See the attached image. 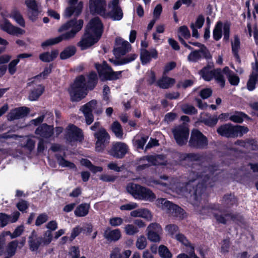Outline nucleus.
<instances>
[{
  "mask_svg": "<svg viewBox=\"0 0 258 258\" xmlns=\"http://www.w3.org/2000/svg\"><path fill=\"white\" fill-rule=\"evenodd\" d=\"M215 166H210L208 167L209 174L204 175L202 172L191 171L189 174V181L185 185V189L190 197L195 201L201 199L202 195L204 193L207 187H212L217 177L214 176L216 170Z\"/></svg>",
  "mask_w": 258,
  "mask_h": 258,
  "instance_id": "obj_1",
  "label": "nucleus"
},
{
  "mask_svg": "<svg viewBox=\"0 0 258 258\" xmlns=\"http://www.w3.org/2000/svg\"><path fill=\"white\" fill-rule=\"evenodd\" d=\"M83 25L82 20H72L63 25L58 29V32L63 33L58 37L49 39L43 42L41 46L46 47L58 43L62 40H69L74 38L76 34L81 30Z\"/></svg>",
  "mask_w": 258,
  "mask_h": 258,
  "instance_id": "obj_2",
  "label": "nucleus"
},
{
  "mask_svg": "<svg viewBox=\"0 0 258 258\" xmlns=\"http://www.w3.org/2000/svg\"><path fill=\"white\" fill-rule=\"evenodd\" d=\"M97 82V76L95 73H91L85 79L83 76L77 77L74 83L69 89L70 95L74 97H85L92 90Z\"/></svg>",
  "mask_w": 258,
  "mask_h": 258,
  "instance_id": "obj_3",
  "label": "nucleus"
},
{
  "mask_svg": "<svg viewBox=\"0 0 258 258\" xmlns=\"http://www.w3.org/2000/svg\"><path fill=\"white\" fill-rule=\"evenodd\" d=\"M126 190L135 199L153 202L156 198L155 194L150 189L139 184L129 183Z\"/></svg>",
  "mask_w": 258,
  "mask_h": 258,
  "instance_id": "obj_4",
  "label": "nucleus"
},
{
  "mask_svg": "<svg viewBox=\"0 0 258 258\" xmlns=\"http://www.w3.org/2000/svg\"><path fill=\"white\" fill-rule=\"evenodd\" d=\"M248 131L249 129L247 126L233 125L230 123L221 125L217 128V133L219 135L227 138L241 137Z\"/></svg>",
  "mask_w": 258,
  "mask_h": 258,
  "instance_id": "obj_5",
  "label": "nucleus"
},
{
  "mask_svg": "<svg viewBox=\"0 0 258 258\" xmlns=\"http://www.w3.org/2000/svg\"><path fill=\"white\" fill-rule=\"evenodd\" d=\"M203 158V155L199 153H178V160L177 164L181 165L186 168H190L191 169L195 168L197 167V169L200 170L201 168L200 164H195L193 162L195 161H200Z\"/></svg>",
  "mask_w": 258,
  "mask_h": 258,
  "instance_id": "obj_6",
  "label": "nucleus"
},
{
  "mask_svg": "<svg viewBox=\"0 0 258 258\" xmlns=\"http://www.w3.org/2000/svg\"><path fill=\"white\" fill-rule=\"evenodd\" d=\"M208 145V139L201 132L197 129L192 131L188 142L190 147L197 149H203Z\"/></svg>",
  "mask_w": 258,
  "mask_h": 258,
  "instance_id": "obj_7",
  "label": "nucleus"
},
{
  "mask_svg": "<svg viewBox=\"0 0 258 258\" xmlns=\"http://www.w3.org/2000/svg\"><path fill=\"white\" fill-rule=\"evenodd\" d=\"M95 68L97 70L99 76L102 79L113 80L120 78L122 71L114 72L112 69L108 67L107 64L104 61L101 64H95Z\"/></svg>",
  "mask_w": 258,
  "mask_h": 258,
  "instance_id": "obj_8",
  "label": "nucleus"
},
{
  "mask_svg": "<svg viewBox=\"0 0 258 258\" xmlns=\"http://www.w3.org/2000/svg\"><path fill=\"white\" fill-rule=\"evenodd\" d=\"M95 143V150L98 152H102L110 142V136L106 130L103 127L94 133Z\"/></svg>",
  "mask_w": 258,
  "mask_h": 258,
  "instance_id": "obj_9",
  "label": "nucleus"
},
{
  "mask_svg": "<svg viewBox=\"0 0 258 258\" xmlns=\"http://www.w3.org/2000/svg\"><path fill=\"white\" fill-rule=\"evenodd\" d=\"M200 74L205 80L210 81L214 77L220 87H223L225 85V80L221 74V69L211 70L209 67H206L200 71Z\"/></svg>",
  "mask_w": 258,
  "mask_h": 258,
  "instance_id": "obj_10",
  "label": "nucleus"
},
{
  "mask_svg": "<svg viewBox=\"0 0 258 258\" xmlns=\"http://www.w3.org/2000/svg\"><path fill=\"white\" fill-rule=\"evenodd\" d=\"M158 203L162 205V208L166 210L167 213L171 215V216L175 217L183 218L184 211L179 206L163 198L159 199Z\"/></svg>",
  "mask_w": 258,
  "mask_h": 258,
  "instance_id": "obj_11",
  "label": "nucleus"
},
{
  "mask_svg": "<svg viewBox=\"0 0 258 258\" xmlns=\"http://www.w3.org/2000/svg\"><path fill=\"white\" fill-rule=\"evenodd\" d=\"M174 139L179 146H183L187 142L189 131L185 125H179L172 130Z\"/></svg>",
  "mask_w": 258,
  "mask_h": 258,
  "instance_id": "obj_12",
  "label": "nucleus"
},
{
  "mask_svg": "<svg viewBox=\"0 0 258 258\" xmlns=\"http://www.w3.org/2000/svg\"><path fill=\"white\" fill-rule=\"evenodd\" d=\"M128 150V146L124 143L120 142H113L108 154L116 159H122Z\"/></svg>",
  "mask_w": 258,
  "mask_h": 258,
  "instance_id": "obj_13",
  "label": "nucleus"
},
{
  "mask_svg": "<svg viewBox=\"0 0 258 258\" xmlns=\"http://www.w3.org/2000/svg\"><path fill=\"white\" fill-rule=\"evenodd\" d=\"M110 9L109 13H105L104 17L110 18L113 21H119L123 17V12L119 6V0H112L109 4Z\"/></svg>",
  "mask_w": 258,
  "mask_h": 258,
  "instance_id": "obj_14",
  "label": "nucleus"
},
{
  "mask_svg": "<svg viewBox=\"0 0 258 258\" xmlns=\"http://www.w3.org/2000/svg\"><path fill=\"white\" fill-rule=\"evenodd\" d=\"M67 140L70 142H81L84 139L82 130L73 124H70L68 126V132L66 134Z\"/></svg>",
  "mask_w": 258,
  "mask_h": 258,
  "instance_id": "obj_15",
  "label": "nucleus"
},
{
  "mask_svg": "<svg viewBox=\"0 0 258 258\" xmlns=\"http://www.w3.org/2000/svg\"><path fill=\"white\" fill-rule=\"evenodd\" d=\"M0 29L10 35L19 36L25 33V31L12 25L8 20L0 21Z\"/></svg>",
  "mask_w": 258,
  "mask_h": 258,
  "instance_id": "obj_16",
  "label": "nucleus"
},
{
  "mask_svg": "<svg viewBox=\"0 0 258 258\" xmlns=\"http://www.w3.org/2000/svg\"><path fill=\"white\" fill-rule=\"evenodd\" d=\"M99 38L89 33L88 31H85L81 40L78 42V46L81 48V50L86 49L96 43Z\"/></svg>",
  "mask_w": 258,
  "mask_h": 258,
  "instance_id": "obj_17",
  "label": "nucleus"
},
{
  "mask_svg": "<svg viewBox=\"0 0 258 258\" xmlns=\"http://www.w3.org/2000/svg\"><path fill=\"white\" fill-rule=\"evenodd\" d=\"M162 230L161 225L157 223H152L147 227V237L148 239L153 242H159L161 237L159 233Z\"/></svg>",
  "mask_w": 258,
  "mask_h": 258,
  "instance_id": "obj_18",
  "label": "nucleus"
},
{
  "mask_svg": "<svg viewBox=\"0 0 258 258\" xmlns=\"http://www.w3.org/2000/svg\"><path fill=\"white\" fill-rule=\"evenodd\" d=\"M132 46L130 43L120 37L115 39L114 51L115 54L120 56L125 55L131 51Z\"/></svg>",
  "mask_w": 258,
  "mask_h": 258,
  "instance_id": "obj_19",
  "label": "nucleus"
},
{
  "mask_svg": "<svg viewBox=\"0 0 258 258\" xmlns=\"http://www.w3.org/2000/svg\"><path fill=\"white\" fill-rule=\"evenodd\" d=\"M224 31V39L228 40L229 37L230 25L225 23L224 25L221 22H218L213 30V38L216 40H219L222 37V30Z\"/></svg>",
  "mask_w": 258,
  "mask_h": 258,
  "instance_id": "obj_20",
  "label": "nucleus"
},
{
  "mask_svg": "<svg viewBox=\"0 0 258 258\" xmlns=\"http://www.w3.org/2000/svg\"><path fill=\"white\" fill-rule=\"evenodd\" d=\"M103 30V25L98 17L92 19L86 27L85 31L94 36L100 37Z\"/></svg>",
  "mask_w": 258,
  "mask_h": 258,
  "instance_id": "obj_21",
  "label": "nucleus"
},
{
  "mask_svg": "<svg viewBox=\"0 0 258 258\" xmlns=\"http://www.w3.org/2000/svg\"><path fill=\"white\" fill-rule=\"evenodd\" d=\"M106 3L104 0H90V9L93 14L104 17L105 14Z\"/></svg>",
  "mask_w": 258,
  "mask_h": 258,
  "instance_id": "obj_22",
  "label": "nucleus"
},
{
  "mask_svg": "<svg viewBox=\"0 0 258 258\" xmlns=\"http://www.w3.org/2000/svg\"><path fill=\"white\" fill-rule=\"evenodd\" d=\"M35 133L42 138L48 139L53 134V126L46 123H42L36 129Z\"/></svg>",
  "mask_w": 258,
  "mask_h": 258,
  "instance_id": "obj_23",
  "label": "nucleus"
},
{
  "mask_svg": "<svg viewBox=\"0 0 258 258\" xmlns=\"http://www.w3.org/2000/svg\"><path fill=\"white\" fill-rule=\"evenodd\" d=\"M78 0H70V6L67 8L64 13V17L66 18H69L72 15L74 14L75 16H78L81 13L83 4L80 3L77 5L76 7H74L75 4L77 2Z\"/></svg>",
  "mask_w": 258,
  "mask_h": 258,
  "instance_id": "obj_24",
  "label": "nucleus"
},
{
  "mask_svg": "<svg viewBox=\"0 0 258 258\" xmlns=\"http://www.w3.org/2000/svg\"><path fill=\"white\" fill-rule=\"evenodd\" d=\"M30 112V109L27 107H21L10 112L8 119L10 121L19 119L26 116Z\"/></svg>",
  "mask_w": 258,
  "mask_h": 258,
  "instance_id": "obj_25",
  "label": "nucleus"
},
{
  "mask_svg": "<svg viewBox=\"0 0 258 258\" xmlns=\"http://www.w3.org/2000/svg\"><path fill=\"white\" fill-rule=\"evenodd\" d=\"M257 82H258V60L255 58V62L252 64V73L247 84V89L249 91L253 90Z\"/></svg>",
  "mask_w": 258,
  "mask_h": 258,
  "instance_id": "obj_26",
  "label": "nucleus"
},
{
  "mask_svg": "<svg viewBox=\"0 0 258 258\" xmlns=\"http://www.w3.org/2000/svg\"><path fill=\"white\" fill-rule=\"evenodd\" d=\"M25 3L28 9V17L34 20L38 13V4L35 0H26Z\"/></svg>",
  "mask_w": 258,
  "mask_h": 258,
  "instance_id": "obj_27",
  "label": "nucleus"
},
{
  "mask_svg": "<svg viewBox=\"0 0 258 258\" xmlns=\"http://www.w3.org/2000/svg\"><path fill=\"white\" fill-rule=\"evenodd\" d=\"M33 231L29 237V246L30 249L32 251H35L38 249L40 245L43 243L42 237H38L36 234H34Z\"/></svg>",
  "mask_w": 258,
  "mask_h": 258,
  "instance_id": "obj_28",
  "label": "nucleus"
},
{
  "mask_svg": "<svg viewBox=\"0 0 258 258\" xmlns=\"http://www.w3.org/2000/svg\"><path fill=\"white\" fill-rule=\"evenodd\" d=\"M222 203L225 208H230L238 205V200L234 194H226L223 197Z\"/></svg>",
  "mask_w": 258,
  "mask_h": 258,
  "instance_id": "obj_29",
  "label": "nucleus"
},
{
  "mask_svg": "<svg viewBox=\"0 0 258 258\" xmlns=\"http://www.w3.org/2000/svg\"><path fill=\"white\" fill-rule=\"evenodd\" d=\"M104 231V237L108 241H116L118 240L121 236V232L119 229L110 230L108 228Z\"/></svg>",
  "mask_w": 258,
  "mask_h": 258,
  "instance_id": "obj_30",
  "label": "nucleus"
},
{
  "mask_svg": "<svg viewBox=\"0 0 258 258\" xmlns=\"http://www.w3.org/2000/svg\"><path fill=\"white\" fill-rule=\"evenodd\" d=\"M175 83L174 79L167 76H163L156 82V85L160 88L168 89L171 87Z\"/></svg>",
  "mask_w": 258,
  "mask_h": 258,
  "instance_id": "obj_31",
  "label": "nucleus"
},
{
  "mask_svg": "<svg viewBox=\"0 0 258 258\" xmlns=\"http://www.w3.org/2000/svg\"><path fill=\"white\" fill-rule=\"evenodd\" d=\"M234 145L244 148H247V145L252 147L253 150L258 149L257 142L254 139H246L245 140H237L234 142Z\"/></svg>",
  "mask_w": 258,
  "mask_h": 258,
  "instance_id": "obj_32",
  "label": "nucleus"
},
{
  "mask_svg": "<svg viewBox=\"0 0 258 258\" xmlns=\"http://www.w3.org/2000/svg\"><path fill=\"white\" fill-rule=\"evenodd\" d=\"M157 52L155 50H152L148 51L147 50L143 49L141 52V59L142 63L146 64L148 63L152 58L157 57Z\"/></svg>",
  "mask_w": 258,
  "mask_h": 258,
  "instance_id": "obj_33",
  "label": "nucleus"
},
{
  "mask_svg": "<svg viewBox=\"0 0 258 258\" xmlns=\"http://www.w3.org/2000/svg\"><path fill=\"white\" fill-rule=\"evenodd\" d=\"M89 208V204L86 203L81 204L75 209L74 212L75 215L77 217H84L88 214Z\"/></svg>",
  "mask_w": 258,
  "mask_h": 258,
  "instance_id": "obj_34",
  "label": "nucleus"
},
{
  "mask_svg": "<svg viewBox=\"0 0 258 258\" xmlns=\"http://www.w3.org/2000/svg\"><path fill=\"white\" fill-rule=\"evenodd\" d=\"M58 51L57 50H53L51 52H46L41 54L39 58L44 62H50L57 57Z\"/></svg>",
  "mask_w": 258,
  "mask_h": 258,
  "instance_id": "obj_35",
  "label": "nucleus"
},
{
  "mask_svg": "<svg viewBox=\"0 0 258 258\" xmlns=\"http://www.w3.org/2000/svg\"><path fill=\"white\" fill-rule=\"evenodd\" d=\"M218 118L217 115H210L207 117H203L202 118L201 122L205 124L206 125L213 127L215 126L217 123Z\"/></svg>",
  "mask_w": 258,
  "mask_h": 258,
  "instance_id": "obj_36",
  "label": "nucleus"
},
{
  "mask_svg": "<svg viewBox=\"0 0 258 258\" xmlns=\"http://www.w3.org/2000/svg\"><path fill=\"white\" fill-rule=\"evenodd\" d=\"M111 128L112 132L117 138L119 139L122 138L123 135V130L118 121H115L113 122Z\"/></svg>",
  "mask_w": 258,
  "mask_h": 258,
  "instance_id": "obj_37",
  "label": "nucleus"
},
{
  "mask_svg": "<svg viewBox=\"0 0 258 258\" xmlns=\"http://www.w3.org/2000/svg\"><path fill=\"white\" fill-rule=\"evenodd\" d=\"M76 51V49L75 46H69L60 53V57L61 59H67L74 55Z\"/></svg>",
  "mask_w": 258,
  "mask_h": 258,
  "instance_id": "obj_38",
  "label": "nucleus"
},
{
  "mask_svg": "<svg viewBox=\"0 0 258 258\" xmlns=\"http://www.w3.org/2000/svg\"><path fill=\"white\" fill-rule=\"evenodd\" d=\"M97 105V101L92 100L84 105L82 107V112L84 114L92 113L93 110Z\"/></svg>",
  "mask_w": 258,
  "mask_h": 258,
  "instance_id": "obj_39",
  "label": "nucleus"
},
{
  "mask_svg": "<svg viewBox=\"0 0 258 258\" xmlns=\"http://www.w3.org/2000/svg\"><path fill=\"white\" fill-rule=\"evenodd\" d=\"M203 55L200 50H194L191 51L187 56V60L189 62H196L200 60Z\"/></svg>",
  "mask_w": 258,
  "mask_h": 258,
  "instance_id": "obj_40",
  "label": "nucleus"
},
{
  "mask_svg": "<svg viewBox=\"0 0 258 258\" xmlns=\"http://www.w3.org/2000/svg\"><path fill=\"white\" fill-rule=\"evenodd\" d=\"M56 158L58 161L59 164L62 167H69L70 169H76V166L74 163L66 160L61 155H57Z\"/></svg>",
  "mask_w": 258,
  "mask_h": 258,
  "instance_id": "obj_41",
  "label": "nucleus"
},
{
  "mask_svg": "<svg viewBox=\"0 0 258 258\" xmlns=\"http://www.w3.org/2000/svg\"><path fill=\"white\" fill-rule=\"evenodd\" d=\"M137 54L135 53H131L126 57L120 59L119 60H114V63L115 65H121L127 63L134 60L137 58Z\"/></svg>",
  "mask_w": 258,
  "mask_h": 258,
  "instance_id": "obj_42",
  "label": "nucleus"
},
{
  "mask_svg": "<svg viewBox=\"0 0 258 258\" xmlns=\"http://www.w3.org/2000/svg\"><path fill=\"white\" fill-rule=\"evenodd\" d=\"M11 18L21 27H25V22L20 13L17 11H14L11 14Z\"/></svg>",
  "mask_w": 258,
  "mask_h": 258,
  "instance_id": "obj_43",
  "label": "nucleus"
},
{
  "mask_svg": "<svg viewBox=\"0 0 258 258\" xmlns=\"http://www.w3.org/2000/svg\"><path fill=\"white\" fill-rule=\"evenodd\" d=\"M190 43L200 48V49L198 50H200V51L202 53V54L203 55V57L207 59H210L211 58L212 56L210 52L204 45L199 42Z\"/></svg>",
  "mask_w": 258,
  "mask_h": 258,
  "instance_id": "obj_44",
  "label": "nucleus"
},
{
  "mask_svg": "<svg viewBox=\"0 0 258 258\" xmlns=\"http://www.w3.org/2000/svg\"><path fill=\"white\" fill-rule=\"evenodd\" d=\"M158 253L161 258H172V254L168 248L164 245H161L158 248Z\"/></svg>",
  "mask_w": 258,
  "mask_h": 258,
  "instance_id": "obj_45",
  "label": "nucleus"
},
{
  "mask_svg": "<svg viewBox=\"0 0 258 258\" xmlns=\"http://www.w3.org/2000/svg\"><path fill=\"white\" fill-rule=\"evenodd\" d=\"M232 45V50L234 55L238 59V50L240 48V40L237 36H234V39L233 41L231 42Z\"/></svg>",
  "mask_w": 258,
  "mask_h": 258,
  "instance_id": "obj_46",
  "label": "nucleus"
},
{
  "mask_svg": "<svg viewBox=\"0 0 258 258\" xmlns=\"http://www.w3.org/2000/svg\"><path fill=\"white\" fill-rule=\"evenodd\" d=\"M18 244V242L17 240H14L9 243L7 247V252L9 256H12L15 254Z\"/></svg>",
  "mask_w": 258,
  "mask_h": 258,
  "instance_id": "obj_47",
  "label": "nucleus"
},
{
  "mask_svg": "<svg viewBox=\"0 0 258 258\" xmlns=\"http://www.w3.org/2000/svg\"><path fill=\"white\" fill-rule=\"evenodd\" d=\"M165 229L168 234L172 237L175 236V235L177 234V232L179 231L178 226L174 224L166 225Z\"/></svg>",
  "mask_w": 258,
  "mask_h": 258,
  "instance_id": "obj_48",
  "label": "nucleus"
},
{
  "mask_svg": "<svg viewBox=\"0 0 258 258\" xmlns=\"http://www.w3.org/2000/svg\"><path fill=\"white\" fill-rule=\"evenodd\" d=\"M24 230L23 225H20L17 227L14 231L12 233L10 231L6 232V235H10L12 239H14L20 236Z\"/></svg>",
  "mask_w": 258,
  "mask_h": 258,
  "instance_id": "obj_49",
  "label": "nucleus"
},
{
  "mask_svg": "<svg viewBox=\"0 0 258 258\" xmlns=\"http://www.w3.org/2000/svg\"><path fill=\"white\" fill-rule=\"evenodd\" d=\"M183 112L186 114L192 115L197 113V110L195 107L189 104L183 105L182 107Z\"/></svg>",
  "mask_w": 258,
  "mask_h": 258,
  "instance_id": "obj_50",
  "label": "nucleus"
},
{
  "mask_svg": "<svg viewBox=\"0 0 258 258\" xmlns=\"http://www.w3.org/2000/svg\"><path fill=\"white\" fill-rule=\"evenodd\" d=\"M248 116L244 113H240L238 114H234L229 117V119L236 123H241L243 121V117H247Z\"/></svg>",
  "mask_w": 258,
  "mask_h": 258,
  "instance_id": "obj_51",
  "label": "nucleus"
},
{
  "mask_svg": "<svg viewBox=\"0 0 258 258\" xmlns=\"http://www.w3.org/2000/svg\"><path fill=\"white\" fill-rule=\"evenodd\" d=\"M124 230L126 234L128 235H133L139 232L138 228L133 224L126 225Z\"/></svg>",
  "mask_w": 258,
  "mask_h": 258,
  "instance_id": "obj_52",
  "label": "nucleus"
},
{
  "mask_svg": "<svg viewBox=\"0 0 258 258\" xmlns=\"http://www.w3.org/2000/svg\"><path fill=\"white\" fill-rule=\"evenodd\" d=\"M48 219V216L47 214L44 213L39 215L36 218L35 221V225L37 226H39L43 223H45Z\"/></svg>",
  "mask_w": 258,
  "mask_h": 258,
  "instance_id": "obj_53",
  "label": "nucleus"
},
{
  "mask_svg": "<svg viewBox=\"0 0 258 258\" xmlns=\"http://www.w3.org/2000/svg\"><path fill=\"white\" fill-rule=\"evenodd\" d=\"M147 245V240L144 235L140 236L137 240L136 246L139 249H144Z\"/></svg>",
  "mask_w": 258,
  "mask_h": 258,
  "instance_id": "obj_54",
  "label": "nucleus"
},
{
  "mask_svg": "<svg viewBox=\"0 0 258 258\" xmlns=\"http://www.w3.org/2000/svg\"><path fill=\"white\" fill-rule=\"evenodd\" d=\"M11 217L10 215H8L7 214L0 213V222L1 226L2 227L6 226L9 222H10V219Z\"/></svg>",
  "mask_w": 258,
  "mask_h": 258,
  "instance_id": "obj_55",
  "label": "nucleus"
},
{
  "mask_svg": "<svg viewBox=\"0 0 258 258\" xmlns=\"http://www.w3.org/2000/svg\"><path fill=\"white\" fill-rule=\"evenodd\" d=\"M69 255H71V258H80V251L78 246H72L70 248Z\"/></svg>",
  "mask_w": 258,
  "mask_h": 258,
  "instance_id": "obj_56",
  "label": "nucleus"
},
{
  "mask_svg": "<svg viewBox=\"0 0 258 258\" xmlns=\"http://www.w3.org/2000/svg\"><path fill=\"white\" fill-rule=\"evenodd\" d=\"M180 36L185 39H188L190 36V33L187 27L182 26L179 28V34Z\"/></svg>",
  "mask_w": 258,
  "mask_h": 258,
  "instance_id": "obj_57",
  "label": "nucleus"
},
{
  "mask_svg": "<svg viewBox=\"0 0 258 258\" xmlns=\"http://www.w3.org/2000/svg\"><path fill=\"white\" fill-rule=\"evenodd\" d=\"M19 63V59H14L10 62L8 66V71L10 74L13 75L17 71V65Z\"/></svg>",
  "mask_w": 258,
  "mask_h": 258,
  "instance_id": "obj_58",
  "label": "nucleus"
},
{
  "mask_svg": "<svg viewBox=\"0 0 258 258\" xmlns=\"http://www.w3.org/2000/svg\"><path fill=\"white\" fill-rule=\"evenodd\" d=\"M44 236L45 237H42V240L43 241V244L45 245H48L52 240V234L51 233V231L47 230L46 231Z\"/></svg>",
  "mask_w": 258,
  "mask_h": 258,
  "instance_id": "obj_59",
  "label": "nucleus"
},
{
  "mask_svg": "<svg viewBox=\"0 0 258 258\" xmlns=\"http://www.w3.org/2000/svg\"><path fill=\"white\" fill-rule=\"evenodd\" d=\"M220 205L218 204H211L209 205L205 206L203 207L202 210L203 211H207L208 212H210V211L214 210V211H220Z\"/></svg>",
  "mask_w": 258,
  "mask_h": 258,
  "instance_id": "obj_60",
  "label": "nucleus"
},
{
  "mask_svg": "<svg viewBox=\"0 0 258 258\" xmlns=\"http://www.w3.org/2000/svg\"><path fill=\"white\" fill-rule=\"evenodd\" d=\"M16 206L18 210L22 212L25 211L29 207L28 202L23 200H21L19 202H18Z\"/></svg>",
  "mask_w": 258,
  "mask_h": 258,
  "instance_id": "obj_61",
  "label": "nucleus"
},
{
  "mask_svg": "<svg viewBox=\"0 0 258 258\" xmlns=\"http://www.w3.org/2000/svg\"><path fill=\"white\" fill-rule=\"evenodd\" d=\"M230 248V240L228 239H224L222 241L221 247V252L225 253L229 251Z\"/></svg>",
  "mask_w": 258,
  "mask_h": 258,
  "instance_id": "obj_62",
  "label": "nucleus"
},
{
  "mask_svg": "<svg viewBox=\"0 0 258 258\" xmlns=\"http://www.w3.org/2000/svg\"><path fill=\"white\" fill-rule=\"evenodd\" d=\"M35 145V142L34 140L31 139H28L26 141V144L24 145V148L27 149L29 151L32 152Z\"/></svg>",
  "mask_w": 258,
  "mask_h": 258,
  "instance_id": "obj_63",
  "label": "nucleus"
},
{
  "mask_svg": "<svg viewBox=\"0 0 258 258\" xmlns=\"http://www.w3.org/2000/svg\"><path fill=\"white\" fill-rule=\"evenodd\" d=\"M177 258H200L195 253L194 250L191 251L189 252V253L186 254L184 253H182L179 254L177 256Z\"/></svg>",
  "mask_w": 258,
  "mask_h": 258,
  "instance_id": "obj_64",
  "label": "nucleus"
}]
</instances>
